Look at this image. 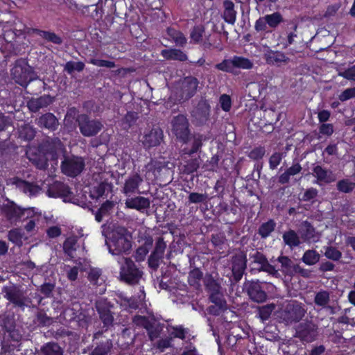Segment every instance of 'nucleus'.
I'll return each mask as SVG.
<instances>
[{
    "label": "nucleus",
    "instance_id": "11",
    "mask_svg": "<svg viewBox=\"0 0 355 355\" xmlns=\"http://www.w3.org/2000/svg\"><path fill=\"white\" fill-rule=\"evenodd\" d=\"M10 181L17 189L29 196H36L41 190L37 184L22 180L17 176L13 177Z\"/></svg>",
    "mask_w": 355,
    "mask_h": 355
},
{
    "label": "nucleus",
    "instance_id": "32",
    "mask_svg": "<svg viewBox=\"0 0 355 355\" xmlns=\"http://www.w3.org/2000/svg\"><path fill=\"white\" fill-rule=\"evenodd\" d=\"M205 32V28L202 24L196 25L193 27L190 33V38L194 44H199L202 41L203 35Z\"/></svg>",
    "mask_w": 355,
    "mask_h": 355
},
{
    "label": "nucleus",
    "instance_id": "17",
    "mask_svg": "<svg viewBox=\"0 0 355 355\" xmlns=\"http://www.w3.org/2000/svg\"><path fill=\"white\" fill-rule=\"evenodd\" d=\"M313 174L316 178V183L318 184L322 182L329 184L334 181L332 172L320 165H317L313 168Z\"/></svg>",
    "mask_w": 355,
    "mask_h": 355
},
{
    "label": "nucleus",
    "instance_id": "64",
    "mask_svg": "<svg viewBox=\"0 0 355 355\" xmlns=\"http://www.w3.org/2000/svg\"><path fill=\"white\" fill-rule=\"evenodd\" d=\"M325 256L329 259L338 260L340 257L341 253L338 250L330 247L326 250Z\"/></svg>",
    "mask_w": 355,
    "mask_h": 355
},
{
    "label": "nucleus",
    "instance_id": "8",
    "mask_svg": "<svg viewBox=\"0 0 355 355\" xmlns=\"http://www.w3.org/2000/svg\"><path fill=\"white\" fill-rule=\"evenodd\" d=\"M199 80L194 76H187L182 82L180 88L177 93V99L182 103L191 98L197 92Z\"/></svg>",
    "mask_w": 355,
    "mask_h": 355
},
{
    "label": "nucleus",
    "instance_id": "58",
    "mask_svg": "<svg viewBox=\"0 0 355 355\" xmlns=\"http://www.w3.org/2000/svg\"><path fill=\"white\" fill-rule=\"evenodd\" d=\"M12 119L10 116L0 113V132L6 130L9 126L12 125Z\"/></svg>",
    "mask_w": 355,
    "mask_h": 355
},
{
    "label": "nucleus",
    "instance_id": "34",
    "mask_svg": "<svg viewBox=\"0 0 355 355\" xmlns=\"http://www.w3.org/2000/svg\"><path fill=\"white\" fill-rule=\"evenodd\" d=\"M266 22L270 28H275L284 21L282 14L279 12H275L272 14L266 15Z\"/></svg>",
    "mask_w": 355,
    "mask_h": 355
},
{
    "label": "nucleus",
    "instance_id": "33",
    "mask_svg": "<svg viewBox=\"0 0 355 355\" xmlns=\"http://www.w3.org/2000/svg\"><path fill=\"white\" fill-rule=\"evenodd\" d=\"M36 131L33 127L30 125H22L19 130V137L24 141H31L34 139Z\"/></svg>",
    "mask_w": 355,
    "mask_h": 355
},
{
    "label": "nucleus",
    "instance_id": "18",
    "mask_svg": "<svg viewBox=\"0 0 355 355\" xmlns=\"http://www.w3.org/2000/svg\"><path fill=\"white\" fill-rule=\"evenodd\" d=\"M302 170V167L299 162L293 163L278 176L277 182L283 185L289 184L291 178L300 173Z\"/></svg>",
    "mask_w": 355,
    "mask_h": 355
},
{
    "label": "nucleus",
    "instance_id": "61",
    "mask_svg": "<svg viewBox=\"0 0 355 355\" xmlns=\"http://www.w3.org/2000/svg\"><path fill=\"white\" fill-rule=\"evenodd\" d=\"M267 22L266 19L264 17H260L254 24V29L257 32H263L267 29Z\"/></svg>",
    "mask_w": 355,
    "mask_h": 355
},
{
    "label": "nucleus",
    "instance_id": "63",
    "mask_svg": "<svg viewBox=\"0 0 355 355\" xmlns=\"http://www.w3.org/2000/svg\"><path fill=\"white\" fill-rule=\"evenodd\" d=\"M274 230V223H263L259 229V233L263 237H266Z\"/></svg>",
    "mask_w": 355,
    "mask_h": 355
},
{
    "label": "nucleus",
    "instance_id": "27",
    "mask_svg": "<svg viewBox=\"0 0 355 355\" xmlns=\"http://www.w3.org/2000/svg\"><path fill=\"white\" fill-rule=\"evenodd\" d=\"M248 293L251 299L257 302H262L266 299V294L257 283H252Z\"/></svg>",
    "mask_w": 355,
    "mask_h": 355
},
{
    "label": "nucleus",
    "instance_id": "51",
    "mask_svg": "<svg viewBox=\"0 0 355 355\" xmlns=\"http://www.w3.org/2000/svg\"><path fill=\"white\" fill-rule=\"evenodd\" d=\"M283 237L285 243L290 246H295L299 244L298 237L293 231L285 233Z\"/></svg>",
    "mask_w": 355,
    "mask_h": 355
},
{
    "label": "nucleus",
    "instance_id": "6",
    "mask_svg": "<svg viewBox=\"0 0 355 355\" xmlns=\"http://www.w3.org/2000/svg\"><path fill=\"white\" fill-rule=\"evenodd\" d=\"M80 133L85 137L96 135L102 129L103 124L96 119H91L86 114H78L76 119Z\"/></svg>",
    "mask_w": 355,
    "mask_h": 355
},
{
    "label": "nucleus",
    "instance_id": "45",
    "mask_svg": "<svg viewBox=\"0 0 355 355\" xmlns=\"http://www.w3.org/2000/svg\"><path fill=\"white\" fill-rule=\"evenodd\" d=\"M87 62L89 64L101 67H107L111 69L116 67L115 62L110 60L91 58Z\"/></svg>",
    "mask_w": 355,
    "mask_h": 355
},
{
    "label": "nucleus",
    "instance_id": "25",
    "mask_svg": "<svg viewBox=\"0 0 355 355\" xmlns=\"http://www.w3.org/2000/svg\"><path fill=\"white\" fill-rule=\"evenodd\" d=\"M210 112V105L205 101L199 102L195 110L193 111V116L200 122L205 121L208 119Z\"/></svg>",
    "mask_w": 355,
    "mask_h": 355
},
{
    "label": "nucleus",
    "instance_id": "42",
    "mask_svg": "<svg viewBox=\"0 0 355 355\" xmlns=\"http://www.w3.org/2000/svg\"><path fill=\"white\" fill-rule=\"evenodd\" d=\"M138 119V113L133 111H128L122 119V123L125 128H130L132 127Z\"/></svg>",
    "mask_w": 355,
    "mask_h": 355
},
{
    "label": "nucleus",
    "instance_id": "5",
    "mask_svg": "<svg viewBox=\"0 0 355 355\" xmlns=\"http://www.w3.org/2000/svg\"><path fill=\"white\" fill-rule=\"evenodd\" d=\"M121 265L120 277L128 284H137L142 277L143 272L138 269L133 261L128 258L123 257L118 261Z\"/></svg>",
    "mask_w": 355,
    "mask_h": 355
},
{
    "label": "nucleus",
    "instance_id": "14",
    "mask_svg": "<svg viewBox=\"0 0 355 355\" xmlns=\"http://www.w3.org/2000/svg\"><path fill=\"white\" fill-rule=\"evenodd\" d=\"M53 102L50 95L44 94L38 98H31L27 101L28 110L33 113L37 112L40 109L47 107Z\"/></svg>",
    "mask_w": 355,
    "mask_h": 355
},
{
    "label": "nucleus",
    "instance_id": "24",
    "mask_svg": "<svg viewBox=\"0 0 355 355\" xmlns=\"http://www.w3.org/2000/svg\"><path fill=\"white\" fill-rule=\"evenodd\" d=\"M278 260L282 265L283 272L288 275H293L295 273H302L304 272L298 265L293 263L286 257H280Z\"/></svg>",
    "mask_w": 355,
    "mask_h": 355
},
{
    "label": "nucleus",
    "instance_id": "29",
    "mask_svg": "<svg viewBox=\"0 0 355 355\" xmlns=\"http://www.w3.org/2000/svg\"><path fill=\"white\" fill-rule=\"evenodd\" d=\"M164 245L163 243H158L154 252L150 255L148 259V265L150 268H157L159 266V260L162 257Z\"/></svg>",
    "mask_w": 355,
    "mask_h": 355
},
{
    "label": "nucleus",
    "instance_id": "21",
    "mask_svg": "<svg viewBox=\"0 0 355 355\" xmlns=\"http://www.w3.org/2000/svg\"><path fill=\"white\" fill-rule=\"evenodd\" d=\"M150 200L142 196L127 198L125 205L128 208L141 211L150 207Z\"/></svg>",
    "mask_w": 355,
    "mask_h": 355
},
{
    "label": "nucleus",
    "instance_id": "28",
    "mask_svg": "<svg viewBox=\"0 0 355 355\" xmlns=\"http://www.w3.org/2000/svg\"><path fill=\"white\" fill-rule=\"evenodd\" d=\"M167 35L171 38L176 45L183 47L187 44V38L179 30L173 27L166 28Z\"/></svg>",
    "mask_w": 355,
    "mask_h": 355
},
{
    "label": "nucleus",
    "instance_id": "38",
    "mask_svg": "<svg viewBox=\"0 0 355 355\" xmlns=\"http://www.w3.org/2000/svg\"><path fill=\"white\" fill-rule=\"evenodd\" d=\"M203 137L202 135L198 134L195 135L193 137L191 148L188 150V151L185 152V153L189 156H192L194 153L200 150L202 146Z\"/></svg>",
    "mask_w": 355,
    "mask_h": 355
},
{
    "label": "nucleus",
    "instance_id": "20",
    "mask_svg": "<svg viewBox=\"0 0 355 355\" xmlns=\"http://www.w3.org/2000/svg\"><path fill=\"white\" fill-rule=\"evenodd\" d=\"M223 18L225 22L234 25L236 20V11L234 8V3L232 0H225L223 1Z\"/></svg>",
    "mask_w": 355,
    "mask_h": 355
},
{
    "label": "nucleus",
    "instance_id": "30",
    "mask_svg": "<svg viewBox=\"0 0 355 355\" xmlns=\"http://www.w3.org/2000/svg\"><path fill=\"white\" fill-rule=\"evenodd\" d=\"M46 155L44 153L35 154L32 155L29 159L37 168L44 170L49 166L48 158Z\"/></svg>",
    "mask_w": 355,
    "mask_h": 355
},
{
    "label": "nucleus",
    "instance_id": "3",
    "mask_svg": "<svg viewBox=\"0 0 355 355\" xmlns=\"http://www.w3.org/2000/svg\"><path fill=\"white\" fill-rule=\"evenodd\" d=\"M11 76L16 83L23 87L35 80V73L28 63L21 59L16 60L11 69Z\"/></svg>",
    "mask_w": 355,
    "mask_h": 355
},
{
    "label": "nucleus",
    "instance_id": "57",
    "mask_svg": "<svg viewBox=\"0 0 355 355\" xmlns=\"http://www.w3.org/2000/svg\"><path fill=\"white\" fill-rule=\"evenodd\" d=\"M329 298V293L327 292L322 291L316 295L315 302L318 305L324 306L327 304Z\"/></svg>",
    "mask_w": 355,
    "mask_h": 355
},
{
    "label": "nucleus",
    "instance_id": "1",
    "mask_svg": "<svg viewBox=\"0 0 355 355\" xmlns=\"http://www.w3.org/2000/svg\"><path fill=\"white\" fill-rule=\"evenodd\" d=\"M102 232L111 254L125 252L131 248L132 236L118 223H105Z\"/></svg>",
    "mask_w": 355,
    "mask_h": 355
},
{
    "label": "nucleus",
    "instance_id": "56",
    "mask_svg": "<svg viewBox=\"0 0 355 355\" xmlns=\"http://www.w3.org/2000/svg\"><path fill=\"white\" fill-rule=\"evenodd\" d=\"M202 277V272L198 269L191 270L189 275V282L190 284L196 286Z\"/></svg>",
    "mask_w": 355,
    "mask_h": 355
},
{
    "label": "nucleus",
    "instance_id": "55",
    "mask_svg": "<svg viewBox=\"0 0 355 355\" xmlns=\"http://www.w3.org/2000/svg\"><path fill=\"white\" fill-rule=\"evenodd\" d=\"M353 98H355V87L347 88L338 95V99L342 102Z\"/></svg>",
    "mask_w": 355,
    "mask_h": 355
},
{
    "label": "nucleus",
    "instance_id": "15",
    "mask_svg": "<svg viewBox=\"0 0 355 355\" xmlns=\"http://www.w3.org/2000/svg\"><path fill=\"white\" fill-rule=\"evenodd\" d=\"M37 124L40 128L55 131L57 130L59 123L58 119L53 113L47 112L41 115L37 119Z\"/></svg>",
    "mask_w": 355,
    "mask_h": 355
},
{
    "label": "nucleus",
    "instance_id": "26",
    "mask_svg": "<svg viewBox=\"0 0 355 355\" xmlns=\"http://www.w3.org/2000/svg\"><path fill=\"white\" fill-rule=\"evenodd\" d=\"M254 263H257L259 265V270L266 271L269 274L275 275L277 273V271L275 268L268 264L267 260L264 257V256L259 252H256L253 257Z\"/></svg>",
    "mask_w": 355,
    "mask_h": 355
},
{
    "label": "nucleus",
    "instance_id": "39",
    "mask_svg": "<svg viewBox=\"0 0 355 355\" xmlns=\"http://www.w3.org/2000/svg\"><path fill=\"white\" fill-rule=\"evenodd\" d=\"M76 245V240L74 237L68 238L64 243V252L71 258L77 255Z\"/></svg>",
    "mask_w": 355,
    "mask_h": 355
},
{
    "label": "nucleus",
    "instance_id": "37",
    "mask_svg": "<svg viewBox=\"0 0 355 355\" xmlns=\"http://www.w3.org/2000/svg\"><path fill=\"white\" fill-rule=\"evenodd\" d=\"M96 308L100 314V317L103 320V323L106 326H109L112 324L113 320V317L108 309H104L101 306V302H98L96 303Z\"/></svg>",
    "mask_w": 355,
    "mask_h": 355
},
{
    "label": "nucleus",
    "instance_id": "22",
    "mask_svg": "<svg viewBox=\"0 0 355 355\" xmlns=\"http://www.w3.org/2000/svg\"><path fill=\"white\" fill-rule=\"evenodd\" d=\"M163 138V132L161 129H152L144 136V144L148 147H154L160 144Z\"/></svg>",
    "mask_w": 355,
    "mask_h": 355
},
{
    "label": "nucleus",
    "instance_id": "9",
    "mask_svg": "<svg viewBox=\"0 0 355 355\" xmlns=\"http://www.w3.org/2000/svg\"><path fill=\"white\" fill-rule=\"evenodd\" d=\"M172 130L177 139L187 144L190 138L191 131L187 118L183 114H178L172 121Z\"/></svg>",
    "mask_w": 355,
    "mask_h": 355
},
{
    "label": "nucleus",
    "instance_id": "48",
    "mask_svg": "<svg viewBox=\"0 0 355 355\" xmlns=\"http://www.w3.org/2000/svg\"><path fill=\"white\" fill-rule=\"evenodd\" d=\"M283 159V153L275 152L269 158V168L271 170L277 168Z\"/></svg>",
    "mask_w": 355,
    "mask_h": 355
},
{
    "label": "nucleus",
    "instance_id": "40",
    "mask_svg": "<svg viewBox=\"0 0 355 355\" xmlns=\"http://www.w3.org/2000/svg\"><path fill=\"white\" fill-rule=\"evenodd\" d=\"M109 184L106 182H101L96 187H94L91 191V196L93 198H99L105 195V192L108 190Z\"/></svg>",
    "mask_w": 355,
    "mask_h": 355
},
{
    "label": "nucleus",
    "instance_id": "52",
    "mask_svg": "<svg viewBox=\"0 0 355 355\" xmlns=\"http://www.w3.org/2000/svg\"><path fill=\"white\" fill-rule=\"evenodd\" d=\"M221 109L225 112H229L232 107V99L227 94H222L219 98Z\"/></svg>",
    "mask_w": 355,
    "mask_h": 355
},
{
    "label": "nucleus",
    "instance_id": "12",
    "mask_svg": "<svg viewBox=\"0 0 355 355\" xmlns=\"http://www.w3.org/2000/svg\"><path fill=\"white\" fill-rule=\"evenodd\" d=\"M263 58L268 64L276 67L287 64L290 60L284 52L270 49L265 51Z\"/></svg>",
    "mask_w": 355,
    "mask_h": 355
},
{
    "label": "nucleus",
    "instance_id": "49",
    "mask_svg": "<svg viewBox=\"0 0 355 355\" xmlns=\"http://www.w3.org/2000/svg\"><path fill=\"white\" fill-rule=\"evenodd\" d=\"M134 322L137 325H141L148 331L149 336L153 340L155 336L150 331V324L149 320L143 316H136L134 319Z\"/></svg>",
    "mask_w": 355,
    "mask_h": 355
},
{
    "label": "nucleus",
    "instance_id": "62",
    "mask_svg": "<svg viewBox=\"0 0 355 355\" xmlns=\"http://www.w3.org/2000/svg\"><path fill=\"white\" fill-rule=\"evenodd\" d=\"M210 298L211 302L216 304L219 308L223 309L225 307V302L223 299V296L220 293L217 292L216 293H212Z\"/></svg>",
    "mask_w": 355,
    "mask_h": 355
},
{
    "label": "nucleus",
    "instance_id": "16",
    "mask_svg": "<svg viewBox=\"0 0 355 355\" xmlns=\"http://www.w3.org/2000/svg\"><path fill=\"white\" fill-rule=\"evenodd\" d=\"M143 179L138 173L129 177L125 182L123 188V191L125 196H130L136 192L140 193L138 191L139 185L142 183Z\"/></svg>",
    "mask_w": 355,
    "mask_h": 355
},
{
    "label": "nucleus",
    "instance_id": "59",
    "mask_svg": "<svg viewBox=\"0 0 355 355\" xmlns=\"http://www.w3.org/2000/svg\"><path fill=\"white\" fill-rule=\"evenodd\" d=\"M334 131V125L331 123H322L319 127V132L323 135L331 136Z\"/></svg>",
    "mask_w": 355,
    "mask_h": 355
},
{
    "label": "nucleus",
    "instance_id": "23",
    "mask_svg": "<svg viewBox=\"0 0 355 355\" xmlns=\"http://www.w3.org/2000/svg\"><path fill=\"white\" fill-rule=\"evenodd\" d=\"M161 55L168 60L184 62L188 59L187 55L182 50L178 49H163Z\"/></svg>",
    "mask_w": 355,
    "mask_h": 355
},
{
    "label": "nucleus",
    "instance_id": "19",
    "mask_svg": "<svg viewBox=\"0 0 355 355\" xmlns=\"http://www.w3.org/2000/svg\"><path fill=\"white\" fill-rule=\"evenodd\" d=\"M245 257L240 253L237 254L232 261V273L236 281H239L244 272L245 268Z\"/></svg>",
    "mask_w": 355,
    "mask_h": 355
},
{
    "label": "nucleus",
    "instance_id": "13",
    "mask_svg": "<svg viewBox=\"0 0 355 355\" xmlns=\"http://www.w3.org/2000/svg\"><path fill=\"white\" fill-rule=\"evenodd\" d=\"M62 144L58 137L47 138L40 145V149L46 155H51L52 159H56L58 153L62 149Z\"/></svg>",
    "mask_w": 355,
    "mask_h": 355
},
{
    "label": "nucleus",
    "instance_id": "60",
    "mask_svg": "<svg viewBox=\"0 0 355 355\" xmlns=\"http://www.w3.org/2000/svg\"><path fill=\"white\" fill-rule=\"evenodd\" d=\"M318 190L315 188L311 187L307 189L302 195V200L304 201H310L318 196Z\"/></svg>",
    "mask_w": 355,
    "mask_h": 355
},
{
    "label": "nucleus",
    "instance_id": "2",
    "mask_svg": "<svg viewBox=\"0 0 355 355\" xmlns=\"http://www.w3.org/2000/svg\"><path fill=\"white\" fill-rule=\"evenodd\" d=\"M0 214L8 220L17 222L22 219L24 222H43L44 218L41 213L35 208L22 209L14 202L9 200L0 206Z\"/></svg>",
    "mask_w": 355,
    "mask_h": 355
},
{
    "label": "nucleus",
    "instance_id": "36",
    "mask_svg": "<svg viewBox=\"0 0 355 355\" xmlns=\"http://www.w3.org/2000/svg\"><path fill=\"white\" fill-rule=\"evenodd\" d=\"M337 189L340 192L349 193L355 189V183L349 179H342L337 182Z\"/></svg>",
    "mask_w": 355,
    "mask_h": 355
},
{
    "label": "nucleus",
    "instance_id": "10",
    "mask_svg": "<svg viewBox=\"0 0 355 355\" xmlns=\"http://www.w3.org/2000/svg\"><path fill=\"white\" fill-rule=\"evenodd\" d=\"M46 194L50 198H61L64 202L70 199L73 195L70 187L64 182L55 181L49 184Z\"/></svg>",
    "mask_w": 355,
    "mask_h": 355
},
{
    "label": "nucleus",
    "instance_id": "31",
    "mask_svg": "<svg viewBox=\"0 0 355 355\" xmlns=\"http://www.w3.org/2000/svg\"><path fill=\"white\" fill-rule=\"evenodd\" d=\"M35 33L45 40L51 42L55 44L59 45L62 43V39L53 32L36 29Z\"/></svg>",
    "mask_w": 355,
    "mask_h": 355
},
{
    "label": "nucleus",
    "instance_id": "35",
    "mask_svg": "<svg viewBox=\"0 0 355 355\" xmlns=\"http://www.w3.org/2000/svg\"><path fill=\"white\" fill-rule=\"evenodd\" d=\"M153 243V239L150 237L146 239L144 245L139 247L136 252L135 259L138 261H143L148 254L149 249L150 248Z\"/></svg>",
    "mask_w": 355,
    "mask_h": 355
},
{
    "label": "nucleus",
    "instance_id": "50",
    "mask_svg": "<svg viewBox=\"0 0 355 355\" xmlns=\"http://www.w3.org/2000/svg\"><path fill=\"white\" fill-rule=\"evenodd\" d=\"M338 76L346 80L355 83V64L348 67L343 71H339Z\"/></svg>",
    "mask_w": 355,
    "mask_h": 355
},
{
    "label": "nucleus",
    "instance_id": "43",
    "mask_svg": "<svg viewBox=\"0 0 355 355\" xmlns=\"http://www.w3.org/2000/svg\"><path fill=\"white\" fill-rule=\"evenodd\" d=\"M320 259V255L314 250L306 251L303 257L302 260L306 265H313L316 263Z\"/></svg>",
    "mask_w": 355,
    "mask_h": 355
},
{
    "label": "nucleus",
    "instance_id": "7",
    "mask_svg": "<svg viewBox=\"0 0 355 355\" xmlns=\"http://www.w3.org/2000/svg\"><path fill=\"white\" fill-rule=\"evenodd\" d=\"M85 161L81 157L72 155L64 157L61 163V171L62 173L71 178H75L85 168Z\"/></svg>",
    "mask_w": 355,
    "mask_h": 355
},
{
    "label": "nucleus",
    "instance_id": "44",
    "mask_svg": "<svg viewBox=\"0 0 355 355\" xmlns=\"http://www.w3.org/2000/svg\"><path fill=\"white\" fill-rule=\"evenodd\" d=\"M44 355H62V351L55 343H48L42 349Z\"/></svg>",
    "mask_w": 355,
    "mask_h": 355
},
{
    "label": "nucleus",
    "instance_id": "41",
    "mask_svg": "<svg viewBox=\"0 0 355 355\" xmlns=\"http://www.w3.org/2000/svg\"><path fill=\"white\" fill-rule=\"evenodd\" d=\"M265 154H266L265 147L260 146L258 147H254L253 149H252L248 154V156L250 159H251L252 160L259 162L265 156Z\"/></svg>",
    "mask_w": 355,
    "mask_h": 355
},
{
    "label": "nucleus",
    "instance_id": "46",
    "mask_svg": "<svg viewBox=\"0 0 355 355\" xmlns=\"http://www.w3.org/2000/svg\"><path fill=\"white\" fill-rule=\"evenodd\" d=\"M220 161V157L218 155H214L210 159L207 160L204 165L205 168L208 171H216L218 162Z\"/></svg>",
    "mask_w": 355,
    "mask_h": 355
},
{
    "label": "nucleus",
    "instance_id": "54",
    "mask_svg": "<svg viewBox=\"0 0 355 355\" xmlns=\"http://www.w3.org/2000/svg\"><path fill=\"white\" fill-rule=\"evenodd\" d=\"M207 198L206 194L192 192L188 197V201L189 203H200L206 201Z\"/></svg>",
    "mask_w": 355,
    "mask_h": 355
},
{
    "label": "nucleus",
    "instance_id": "47",
    "mask_svg": "<svg viewBox=\"0 0 355 355\" xmlns=\"http://www.w3.org/2000/svg\"><path fill=\"white\" fill-rule=\"evenodd\" d=\"M199 168V161L197 158L191 159L186 162L184 166V171L187 174H191Z\"/></svg>",
    "mask_w": 355,
    "mask_h": 355
},
{
    "label": "nucleus",
    "instance_id": "4",
    "mask_svg": "<svg viewBox=\"0 0 355 355\" xmlns=\"http://www.w3.org/2000/svg\"><path fill=\"white\" fill-rule=\"evenodd\" d=\"M253 62L248 58L234 55L232 58L224 59L221 62L215 65V69L226 73L235 74L234 69H251Z\"/></svg>",
    "mask_w": 355,
    "mask_h": 355
},
{
    "label": "nucleus",
    "instance_id": "53",
    "mask_svg": "<svg viewBox=\"0 0 355 355\" xmlns=\"http://www.w3.org/2000/svg\"><path fill=\"white\" fill-rule=\"evenodd\" d=\"M275 309L274 304H268L266 306H263L259 308V315L262 320H267L273 310Z\"/></svg>",
    "mask_w": 355,
    "mask_h": 355
}]
</instances>
